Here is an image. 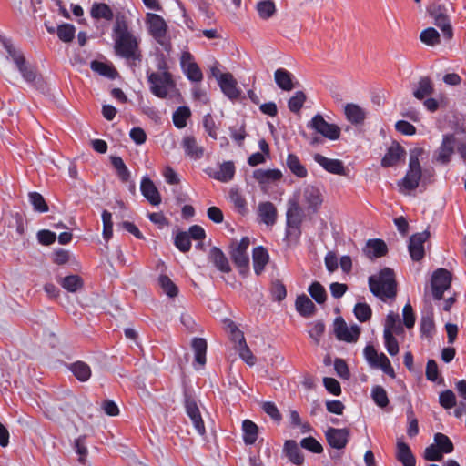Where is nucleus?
I'll return each mask as SVG.
<instances>
[{
	"label": "nucleus",
	"instance_id": "16",
	"mask_svg": "<svg viewBox=\"0 0 466 466\" xmlns=\"http://www.w3.org/2000/svg\"><path fill=\"white\" fill-rule=\"evenodd\" d=\"M185 409H186V412H187V416L192 420L196 429L198 431V432L200 434H203L204 433V424L202 421L200 410H199L197 402L195 401V400L188 395H186V398H185Z\"/></svg>",
	"mask_w": 466,
	"mask_h": 466
},
{
	"label": "nucleus",
	"instance_id": "62",
	"mask_svg": "<svg viewBox=\"0 0 466 466\" xmlns=\"http://www.w3.org/2000/svg\"><path fill=\"white\" fill-rule=\"evenodd\" d=\"M91 68L93 71L97 72L99 75L107 76L109 78H115L116 75V72L114 68L99 61H92Z\"/></svg>",
	"mask_w": 466,
	"mask_h": 466
},
{
	"label": "nucleus",
	"instance_id": "26",
	"mask_svg": "<svg viewBox=\"0 0 466 466\" xmlns=\"http://www.w3.org/2000/svg\"><path fill=\"white\" fill-rule=\"evenodd\" d=\"M283 452L293 464L300 466L304 463V455L296 441H285L283 445Z\"/></svg>",
	"mask_w": 466,
	"mask_h": 466
},
{
	"label": "nucleus",
	"instance_id": "55",
	"mask_svg": "<svg viewBox=\"0 0 466 466\" xmlns=\"http://www.w3.org/2000/svg\"><path fill=\"white\" fill-rule=\"evenodd\" d=\"M191 112L187 106H179L173 114V123L177 128H183L187 126V120Z\"/></svg>",
	"mask_w": 466,
	"mask_h": 466
},
{
	"label": "nucleus",
	"instance_id": "64",
	"mask_svg": "<svg viewBox=\"0 0 466 466\" xmlns=\"http://www.w3.org/2000/svg\"><path fill=\"white\" fill-rule=\"evenodd\" d=\"M402 318L403 325L407 329H411L414 327L416 321V315L413 311L412 306L410 305V301H408L402 309Z\"/></svg>",
	"mask_w": 466,
	"mask_h": 466
},
{
	"label": "nucleus",
	"instance_id": "47",
	"mask_svg": "<svg viewBox=\"0 0 466 466\" xmlns=\"http://www.w3.org/2000/svg\"><path fill=\"white\" fill-rule=\"evenodd\" d=\"M420 39L429 46H434L441 43L440 33L434 27L423 29L420 34Z\"/></svg>",
	"mask_w": 466,
	"mask_h": 466
},
{
	"label": "nucleus",
	"instance_id": "14",
	"mask_svg": "<svg viewBox=\"0 0 466 466\" xmlns=\"http://www.w3.org/2000/svg\"><path fill=\"white\" fill-rule=\"evenodd\" d=\"M313 159L318 163L325 171L333 175H345L346 168L344 163L340 159L329 158L321 154L316 153Z\"/></svg>",
	"mask_w": 466,
	"mask_h": 466
},
{
	"label": "nucleus",
	"instance_id": "41",
	"mask_svg": "<svg viewBox=\"0 0 466 466\" xmlns=\"http://www.w3.org/2000/svg\"><path fill=\"white\" fill-rule=\"evenodd\" d=\"M433 20L434 25L441 30L444 37L446 39H451L453 36V28L448 13L445 15H438Z\"/></svg>",
	"mask_w": 466,
	"mask_h": 466
},
{
	"label": "nucleus",
	"instance_id": "20",
	"mask_svg": "<svg viewBox=\"0 0 466 466\" xmlns=\"http://www.w3.org/2000/svg\"><path fill=\"white\" fill-rule=\"evenodd\" d=\"M304 199L307 204V209L311 213H317L323 203L319 189L314 186L305 188Z\"/></svg>",
	"mask_w": 466,
	"mask_h": 466
},
{
	"label": "nucleus",
	"instance_id": "11",
	"mask_svg": "<svg viewBox=\"0 0 466 466\" xmlns=\"http://www.w3.org/2000/svg\"><path fill=\"white\" fill-rule=\"evenodd\" d=\"M147 24L149 25V32L151 35L158 44L167 49L168 43L166 39L167 25L165 20L158 15L147 14Z\"/></svg>",
	"mask_w": 466,
	"mask_h": 466
},
{
	"label": "nucleus",
	"instance_id": "56",
	"mask_svg": "<svg viewBox=\"0 0 466 466\" xmlns=\"http://www.w3.org/2000/svg\"><path fill=\"white\" fill-rule=\"evenodd\" d=\"M29 201L36 212L45 213L48 211V205L44 197L38 192H30L28 194Z\"/></svg>",
	"mask_w": 466,
	"mask_h": 466
},
{
	"label": "nucleus",
	"instance_id": "53",
	"mask_svg": "<svg viewBox=\"0 0 466 466\" xmlns=\"http://www.w3.org/2000/svg\"><path fill=\"white\" fill-rule=\"evenodd\" d=\"M384 347L390 356H396L400 351L399 342L390 330H383Z\"/></svg>",
	"mask_w": 466,
	"mask_h": 466
},
{
	"label": "nucleus",
	"instance_id": "43",
	"mask_svg": "<svg viewBox=\"0 0 466 466\" xmlns=\"http://www.w3.org/2000/svg\"><path fill=\"white\" fill-rule=\"evenodd\" d=\"M390 330L391 333L396 335H401L404 332L402 324L399 314H395L393 311H390L386 316V323L384 330Z\"/></svg>",
	"mask_w": 466,
	"mask_h": 466
},
{
	"label": "nucleus",
	"instance_id": "28",
	"mask_svg": "<svg viewBox=\"0 0 466 466\" xmlns=\"http://www.w3.org/2000/svg\"><path fill=\"white\" fill-rule=\"evenodd\" d=\"M346 119L352 125L359 126L364 123L366 112L358 104L348 103L344 106Z\"/></svg>",
	"mask_w": 466,
	"mask_h": 466
},
{
	"label": "nucleus",
	"instance_id": "60",
	"mask_svg": "<svg viewBox=\"0 0 466 466\" xmlns=\"http://www.w3.org/2000/svg\"><path fill=\"white\" fill-rule=\"evenodd\" d=\"M363 355L368 364L372 368H375L380 361L381 352L378 353L377 350L370 344L365 346Z\"/></svg>",
	"mask_w": 466,
	"mask_h": 466
},
{
	"label": "nucleus",
	"instance_id": "49",
	"mask_svg": "<svg viewBox=\"0 0 466 466\" xmlns=\"http://www.w3.org/2000/svg\"><path fill=\"white\" fill-rule=\"evenodd\" d=\"M59 283L69 292H76L83 287V280L78 275L66 276Z\"/></svg>",
	"mask_w": 466,
	"mask_h": 466
},
{
	"label": "nucleus",
	"instance_id": "59",
	"mask_svg": "<svg viewBox=\"0 0 466 466\" xmlns=\"http://www.w3.org/2000/svg\"><path fill=\"white\" fill-rule=\"evenodd\" d=\"M439 403L445 409L450 410L456 406V396L451 390H444L439 394Z\"/></svg>",
	"mask_w": 466,
	"mask_h": 466
},
{
	"label": "nucleus",
	"instance_id": "58",
	"mask_svg": "<svg viewBox=\"0 0 466 466\" xmlns=\"http://www.w3.org/2000/svg\"><path fill=\"white\" fill-rule=\"evenodd\" d=\"M158 283L163 291L170 298H174L178 293V289L175 283L167 275H161Z\"/></svg>",
	"mask_w": 466,
	"mask_h": 466
},
{
	"label": "nucleus",
	"instance_id": "17",
	"mask_svg": "<svg viewBox=\"0 0 466 466\" xmlns=\"http://www.w3.org/2000/svg\"><path fill=\"white\" fill-rule=\"evenodd\" d=\"M363 252L370 259L379 258L388 253V246L381 238H371L366 242Z\"/></svg>",
	"mask_w": 466,
	"mask_h": 466
},
{
	"label": "nucleus",
	"instance_id": "6",
	"mask_svg": "<svg viewBox=\"0 0 466 466\" xmlns=\"http://www.w3.org/2000/svg\"><path fill=\"white\" fill-rule=\"evenodd\" d=\"M115 50L117 55L127 60H132L134 64L137 61H141L138 44L133 35L127 36H115Z\"/></svg>",
	"mask_w": 466,
	"mask_h": 466
},
{
	"label": "nucleus",
	"instance_id": "3",
	"mask_svg": "<svg viewBox=\"0 0 466 466\" xmlns=\"http://www.w3.org/2000/svg\"><path fill=\"white\" fill-rule=\"evenodd\" d=\"M5 47L9 56L16 65V67L21 73L23 78L26 82L34 84L36 86H42L43 81L41 76L37 73L35 66L26 62L24 55L21 52L15 50V47L8 43H5Z\"/></svg>",
	"mask_w": 466,
	"mask_h": 466
},
{
	"label": "nucleus",
	"instance_id": "9",
	"mask_svg": "<svg viewBox=\"0 0 466 466\" xmlns=\"http://www.w3.org/2000/svg\"><path fill=\"white\" fill-rule=\"evenodd\" d=\"M350 430L349 428L328 427L325 438L329 446L337 451L344 450L349 443Z\"/></svg>",
	"mask_w": 466,
	"mask_h": 466
},
{
	"label": "nucleus",
	"instance_id": "18",
	"mask_svg": "<svg viewBox=\"0 0 466 466\" xmlns=\"http://www.w3.org/2000/svg\"><path fill=\"white\" fill-rule=\"evenodd\" d=\"M396 459L402 466H416V457L410 445L400 439L396 443Z\"/></svg>",
	"mask_w": 466,
	"mask_h": 466
},
{
	"label": "nucleus",
	"instance_id": "52",
	"mask_svg": "<svg viewBox=\"0 0 466 466\" xmlns=\"http://www.w3.org/2000/svg\"><path fill=\"white\" fill-rule=\"evenodd\" d=\"M230 201L234 204L236 210L242 216L248 213L247 201L238 189H231L229 192Z\"/></svg>",
	"mask_w": 466,
	"mask_h": 466
},
{
	"label": "nucleus",
	"instance_id": "54",
	"mask_svg": "<svg viewBox=\"0 0 466 466\" xmlns=\"http://www.w3.org/2000/svg\"><path fill=\"white\" fill-rule=\"evenodd\" d=\"M300 447L314 454H320L323 452V446L321 443L312 436L304 437L301 439Z\"/></svg>",
	"mask_w": 466,
	"mask_h": 466
},
{
	"label": "nucleus",
	"instance_id": "57",
	"mask_svg": "<svg viewBox=\"0 0 466 466\" xmlns=\"http://www.w3.org/2000/svg\"><path fill=\"white\" fill-rule=\"evenodd\" d=\"M306 98V95L303 91L299 90L295 92L288 101L289 109L292 113H299L301 110Z\"/></svg>",
	"mask_w": 466,
	"mask_h": 466
},
{
	"label": "nucleus",
	"instance_id": "34",
	"mask_svg": "<svg viewBox=\"0 0 466 466\" xmlns=\"http://www.w3.org/2000/svg\"><path fill=\"white\" fill-rule=\"evenodd\" d=\"M287 167L298 178H305L308 176L306 167L294 153H289L286 159Z\"/></svg>",
	"mask_w": 466,
	"mask_h": 466
},
{
	"label": "nucleus",
	"instance_id": "10",
	"mask_svg": "<svg viewBox=\"0 0 466 466\" xmlns=\"http://www.w3.org/2000/svg\"><path fill=\"white\" fill-rule=\"evenodd\" d=\"M430 237L429 230L414 233L410 237L408 250L413 261H420L425 257L424 243Z\"/></svg>",
	"mask_w": 466,
	"mask_h": 466
},
{
	"label": "nucleus",
	"instance_id": "63",
	"mask_svg": "<svg viewBox=\"0 0 466 466\" xmlns=\"http://www.w3.org/2000/svg\"><path fill=\"white\" fill-rule=\"evenodd\" d=\"M423 459L428 461H441L443 459V454L440 448L432 443L425 448Z\"/></svg>",
	"mask_w": 466,
	"mask_h": 466
},
{
	"label": "nucleus",
	"instance_id": "40",
	"mask_svg": "<svg viewBox=\"0 0 466 466\" xmlns=\"http://www.w3.org/2000/svg\"><path fill=\"white\" fill-rule=\"evenodd\" d=\"M370 396L373 402L380 409H385L390 404L388 393L380 385H376L371 389Z\"/></svg>",
	"mask_w": 466,
	"mask_h": 466
},
{
	"label": "nucleus",
	"instance_id": "48",
	"mask_svg": "<svg viewBox=\"0 0 466 466\" xmlns=\"http://www.w3.org/2000/svg\"><path fill=\"white\" fill-rule=\"evenodd\" d=\"M424 154L422 147H413L409 150V164L408 169L422 173V168L420 163V157Z\"/></svg>",
	"mask_w": 466,
	"mask_h": 466
},
{
	"label": "nucleus",
	"instance_id": "29",
	"mask_svg": "<svg viewBox=\"0 0 466 466\" xmlns=\"http://www.w3.org/2000/svg\"><path fill=\"white\" fill-rule=\"evenodd\" d=\"M295 308L297 312L303 318L312 316L317 308L312 300L304 293L298 295L295 300Z\"/></svg>",
	"mask_w": 466,
	"mask_h": 466
},
{
	"label": "nucleus",
	"instance_id": "19",
	"mask_svg": "<svg viewBox=\"0 0 466 466\" xmlns=\"http://www.w3.org/2000/svg\"><path fill=\"white\" fill-rule=\"evenodd\" d=\"M223 95L229 100H236L239 97L241 90L233 75L227 72L226 77L218 84Z\"/></svg>",
	"mask_w": 466,
	"mask_h": 466
},
{
	"label": "nucleus",
	"instance_id": "42",
	"mask_svg": "<svg viewBox=\"0 0 466 466\" xmlns=\"http://www.w3.org/2000/svg\"><path fill=\"white\" fill-rule=\"evenodd\" d=\"M91 16L95 19H101L104 18L106 20H112L113 19V12L111 8L104 3H95L93 4L91 10H90Z\"/></svg>",
	"mask_w": 466,
	"mask_h": 466
},
{
	"label": "nucleus",
	"instance_id": "7",
	"mask_svg": "<svg viewBox=\"0 0 466 466\" xmlns=\"http://www.w3.org/2000/svg\"><path fill=\"white\" fill-rule=\"evenodd\" d=\"M360 332L361 329L358 324H352L350 327H348L341 316L336 317L333 321V333L339 341L355 343L359 339Z\"/></svg>",
	"mask_w": 466,
	"mask_h": 466
},
{
	"label": "nucleus",
	"instance_id": "61",
	"mask_svg": "<svg viewBox=\"0 0 466 466\" xmlns=\"http://www.w3.org/2000/svg\"><path fill=\"white\" fill-rule=\"evenodd\" d=\"M271 295L274 301L281 302L287 297V289L283 282L276 279L272 282Z\"/></svg>",
	"mask_w": 466,
	"mask_h": 466
},
{
	"label": "nucleus",
	"instance_id": "5",
	"mask_svg": "<svg viewBox=\"0 0 466 466\" xmlns=\"http://www.w3.org/2000/svg\"><path fill=\"white\" fill-rule=\"evenodd\" d=\"M307 127L331 141L338 140L341 134L340 127L335 123L326 121L320 113H317L312 116L310 121L308 122Z\"/></svg>",
	"mask_w": 466,
	"mask_h": 466
},
{
	"label": "nucleus",
	"instance_id": "13",
	"mask_svg": "<svg viewBox=\"0 0 466 466\" xmlns=\"http://www.w3.org/2000/svg\"><path fill=\"white\" fill-rule=\"evenodd\" d=\"M455 143L456 138L454 134H444L442 136L441 144L438 149V155L436 157L437 161L444 165L450 163L451 156L454 153Z\"/></svg>",
	"mask_w": 466,
	"mask_h": 466
},
{
	"label": "nucleus",
	"instance_id": "44",
	"mask_svg": "<svg viewBox=\"0 0 466 466\" xmlns=\"http://www.w3.org/2000/svg\"><path fill=\"white\" fill-rule=\"evenodd\" d=\"M426 379L437 384H441L444 382V379L440 376L438 364L435 360L429 359L426 363V370H425Z\"/></svg>",
	"mask_w": 466,
	"mask_h": 466
},
{
	"label": "nucleus",
	"instance_id": "33",
	"mask_svg": "<svg viewBox=\"0 0 466 466\" xmlns=\"http://www.w3.org/2000/svg\"><path fill=\"white\" fill-rule=\"evenodd\" d=\"M242 440L245 445H253L258 436V427L251 420L246 419L242 421Z\"/></svg>",
	"mask_w": 466,
	"mask_h": 466
},
{
	"label": "nucleus",
	"instance_id": "37",
	"mask_svg": "<svg viewBox=\"0 0 466 466\" xmlns=\"http://www.w3.org/2000/svg\"><path fill=\"white\" fill-rule=\"evenodd\" d=\"M182 146L186 151V154L190 158L199 159L202 157V148L197 144V141L194 137H185L182 141Z\"/></svg>",
	"mask_w": 466,
	"mask_h": 466
},
{
	"label": "nucleus",
	"instance_id": "51",
	"mask_svg": "<svg viewBox=\"0 0 466 466\" xmlns=\"http://www.w3.org/2000/svg\"><path fill=\"white\" fill-rule=\"evenodd\" d=\"M434 441V444L440 448V451H441L442 454L451 453L454 450L452 441L447 435L443 433H435Z\"/></svg>",
	"mask_w": 466,
	"mask_h": 466
},
{
	"label": "nucleus",
	"instance_id": "30",
	"mask_svg": "<svg viewBox=\"0 0 466 466\" xmlns=\"http://www.w3.org/2000/svg\"><path fill=\"white\" fill-rule=\"evenodd\" d=\"M283 175L280 169H262L258 168L253 171V177L260 184H269L280 180Z\"/></svg>",
	"mask_w": 466,
	"mask_h": 466
},
{
	"label": "nucleus",
	"instance_id": "46",
	"mask_svg": "<svg viewBox=\"0 0 466 466\" xmlns=\"http://www.w3.org/2000/svg\"><path fill=\"white\" fill-rule=\"evenodd\" d=\"M355 318L361 323L369 321L372 317V309L366 302H357L353 308Z\"/></svg>",
	"mask_w": 466,
	"mask_h": 466
},
{
	"label": "nucleus",
	"instance_id": "24",
	"mask_svg": "<svg viewBox=\"0 0 466 466\" xmlns=\"http://www.w3.org/2000/svg\"><path fill=\"white\" fill-rule=\"evenodd\" d=\"M422 178V173L407 169L406 175L397 182L400 191L410 192L415 190Z\"/></svg>",
	"mask_w": 466,
	"mask_h": 466
},
{
	"label": "nucleus",
	"instance_id": "27",
	"mask_svg": "<svg viewBox=\"0 0 466 466\" xmlns=\"http://www.w3.org/2000/svg\"><path fill=\"white\" fill-rule=\"evenodd\" d=\"M275 83L279 88L283 91H291L295 86L293 80L294 75L283 67H279L274 72Z\"/></svg>",
	"mask_w": 466,
	"mask_h": 466
},
{
	"label": "nucleus",
	"instance_id": "35",
	"mask_svg": "<svg viewBox=\"0 0 466 466\" xmlns=\"http://www.w3.org/2000/svg\"><path fill=\"white\" fill-rule=\"evenodd\" d=\"M433 310L431 305L426 314H423L420 319V331L421 337L431 338L435 329L433 319Z\"/></svg>",
	"mask_w": 466,
	"mask_h": 466
},
{
	"label": "nucleus",
	"instance_id": "50",
	"mask_svg": "<svg viewBox=\"0 0 466 466\" xmlns=\"http://www.w3.org/2000/svg\"><path fill=\"white\" fill-rule=\"evenodd\" d=\"M257 11L262 19H268L276 13V5L272 0H262L257 4Z\"/></svg>",
	"mask_w": 466,
	"mask_h": 466
},
{
	"label": "nucleus",
	"instance_id": "39",
	"mask_svg": "<svg viewBox=\"0 0 466 466\" xmlns=\"http://www.w3.org/2000/svg\"><path fill=\"white\" fill-rule=\"evenodd\" d=\"M238 346L239 358L248 366H253L256 362V357L248 346L245 337L241 336L239 339L235 341Z\"/></svg>",
	"mask_w": 466,
	"mask_h": 466
},
{
	"label": "nucleus",
	"instance_id": "4",
	"mask_svg": "<svg viewBox=\"0 0 466 466\" xmlns=\"http://www.w3.org/2000/svg\"><path fill=\"white\" fill-rule=\"evenodd\" d=\"M249 245L250 239L246 236L242 237L238 243L233 242L230 245V258L243 278L249 272V257L247 253Z\"/></svg>",
	"mask_w": 466,
	"mask_h": 466
},
{
	"label": "nucleus",
	"instance_id": "22",
	"mask_svg": "<svg viewBox=\"0 0 466 466\" xmlns=\"http://www.w3.org/2000/svg\"><path fill=\"white\" fill-rule=\"evenodd\" d=\"M208 259L221 273H229L231 271L228 259L220 248H211L208 253Z\"/></svg>",
	"mask_w": 466,
	"mask_h": 466
},
{
	"label": "nucleus",
	"instance_id": "23",
	"mask_svg": "<svg viewBox=\"0 0 466 466\" xmlns=\"http://www.w3.org/2000/svg\"><path fill=\"white\" fill-rule=\"evenodd\" d=\"M452 282V274L447 268H439L435 269L431 278V288L450 289Z\"/></svg>",
	"mask_w": 466,
	"mask_h": 466
},
{
	"label": "nucleus",
	"instance_id": "2",
	"mask_svg": "<svg viewBox=\"0 0 466 466\" xmlns=\"http://www.w3.org/2000/svg\"><path fill=\"white\" fill-rule=\"evenodd\" d=\"M301 225V208L297 201H292L286 212L285 235L283 238L288 246L299 244L302 234Z\"/></svg>",
	"mask_w": 466,
	"mask_h": 466
},
{
	"label": "nucleus",
	"instance_id": "32",
	"mask_svg": "<svg viewBox=\"0 0 466 466\" xmlns=\"http://www.w3.org/2000/svg\"><path fill=\"white\" fill-rule=\"evenodd\" d=\"M141 192L143 196L152 204L158 205L161 202L160 194L154 182L148 177H143L141 181Z\"/></svg>",
	"mask_w": 466,
	"mask_h": 466
},
{
	"label": "nucleus",
	"instance_id": "21",
	"mask_svg": "<svg viewBox=\"0 0 466 466\" xmlns=\"http://www.w3.org/2000/svg\"><path fill=\"white\" fill-rule=\"evenodd\" d=\"M253 269L257 276H259L269 261V254L264 246H257L252 250Z\"/></svg>",
	"mask_w": 466,
	"mask_h": 466
},
{
	"label": "nucleus",
	"instance_id": "8",
	"mask_svg": "<svg viewBox=\"0 0 466 466\" xmlns=\"http://www.w3.org/2000/svg\"><path fill=\"white\" fill-rule=\"evenodd\" d=\"M151 85L152 93L160 97L165 98L168 93L174 88V82L169 73H151L148 76Z\"/></svg>",
	"mask_w": 466,
	"mask_h": 466
},
{
	"label": "nucleus",
	"instance_id": "1",
	"mask_svg": "<svg viewBox=\"0 0 466 466\" xmlns=\"http://www.w3.org/2000/svg\"><path fill=\"white\" fill-rule=\"evenodd\" d=\"M368 286L371 294L385 302L394 299L398 292V283L395 272L391 268L384 267L377 274L368 278Z\"/></svg>",
	"mask_w": 466,
	"mask_h": 466
},
{
	"label": "nucleus",
	"instance_id": "36",
	"mask_svg": "<svg viewBox=\"0 0 466 466\" xmlns=\"http://www.w3.org/2000/svg\"><path fill=\"white\" fill-rule=\"evenodd\" d=\"M308 292L314 299V301L319 305L324 304L327 300V291L324 286L317 280H314L309 284L308 287Z\"/></svg>",
	"mask_w": 466,
	"mask_h": 466
},
{
	"label": "nucleus",
	"instance_id": "12",
	"mask_svg": "<svg viewBox=\"0 0 466 466\" xmlns=\"http://www.w3.org/2000/svg\"><path fill=\"white\" fill-rule=\"evenodd\" d=\"M406 156L405 148L400 146L397 141H393L392 144L387 148L386 153L380 160V166L383 168H389L396 166L401 159Z\"/></svg>",
	"mask_w": 466,
	"mask_h": 466
},
{
	"label": "nucleus",
	"instance_id": "15",
	"mask_svg": "<svg viewBox=\"0 0 466 466\" xmlns=\"http://www.w3.org/2000/svg\"><path fill=\"white\" fill-rule=\"evenodd\" d=\"M235 172L236 168L234 162L232 161L223 162L219 167V170L218 171H214L209 167L206 168V174H208L210 177L223 183L230 181L234 177Z\"/></svg>",
	"mask_w": 466,
	"mask_h": 466
},
{
	"label": "nucleus",
	"instance_id": "31",
	"mask_svg": "<svg viewBox=\"0 0 466 466\" xmlns=\"http://www.w3.org/2000/svg\"><path fill=\"white\" fill-rule=\"evenodd\" d=\"M181 66L187 73V77L192 81H200L202 73L197 64L192 61V56L189 53L185 52L181 56Z\"/></svg>",
	"mask_w": 466,
	"mask_h": 466
},
{
	"label": "nucleus",
	"instance_id": "38",
	"mask_svg": "<svg viewBox=\"0 0 466 466\" xmlns=\"http://www.w3.org/2000/svg\"><path fill=\"white\" fill-rule=\"evenodd\" d=\"M433 93V85L429 77H421L413 90V96L418 100H423Z\"/></svg>",
	"mask_w": 466,
	"mask_h": 466
},
{
	"label": "nucleus",
	"instance_id": "45",
	"mask_svg": "<svg viewBox=\"0 0 466 466\" xmlns=\"http://www.w3.org/2000/svg\"><path fill=\"white\" fill-rule=\"evenodd\" d=\"M70 370L78 380L83 382L88 380L91 376L90 367L83 361H76L71 364Z\"/></svg>",
	"mask_w": 466,
	"mask_h": 466
},
{
	"label": "nucleus",
	"instance_id": "25",
	"mask_svg": "<svg viewBox=\"0 0 466 466\" xmlns=\"http://www.w3.org/2000/svg\"><path fill=\"white\" fill-rule=\"evenodd\" d=\"M258 217L260 222L267 226H273L277 221V208L270 201L261 202L258 205Z\"/></svg>",
	"mask_w": 466,
	"mask_h": 466
}]
</instances>
